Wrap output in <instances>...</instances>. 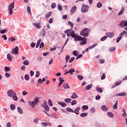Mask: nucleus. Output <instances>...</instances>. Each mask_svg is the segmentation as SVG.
Here are the masks:
<instances>
[{
  "label": "nucleus",
  "mask_w": 127,
  "mask_h": 127,
  "mask_svg": "<svg viewBox=\"0 0 127 127\" xmlns=\"http://www.w3.org/2000/svg\"><path fill=\"white\" fill-rule=\"evenodd\" d=\"M5 76L6 78H9V77H10V73L9 72H6L5 73Z\"/></svg>",
  "instance_id": "53"
},
{
  "label": "nucleus",
  "mask_w": 127,
  "mask_h": 127,
  "mask_svg": "<svg viewBox=\"0 0 127 127\" xmlns=\"http://www.w3.org/2000/svg\"><path fill=\"white\" fill-rule=\"evenodd\" d=\"M58 9H59L60 11L62 10L63 8H62V5H58Z\"/></svg>",
  "instance_id": "63"
},
{
  "label": "nucleus",
  "mask_w": 127,
  "mask_h": 127,
  "mask_svg": "<svg viewBox=\"0 0 127 127\" xmlns=\"http://www.w3.org/2000/svg\"><path fill=\"white\" fill-rule=\"evenodd\" d=\"M120 27L124 28L125 27V21H122L119 23Z\"/></svg>",
  "instance_id": "21"
},
{
  "label": "nucleus",
  "mask_w": 127,
  "mask_h": 127,
  "mask_svg": "<svg viewBox=\"0 0 127 127\" xmlns=\"http://www.w3.org/2000/svg\"><path fill=\"white\" fill-rule=\"evenodd\" d=\"M113 108L114 110H117L118 109V100L116 101L115 105L113 106Z\"/></svg>",
  "instance_id": "31"
},
{
  "label": "nucleus",
  "mask_w": 127,
  "mask_h": 127,
  "mask_svg": "<svg viewBox=\"0 0 127 127\" xmlns=\"http://www.w3.org/2000/svg\"><path fill=\"white\" fill-rule=\"evenodd\" d=\"M59 81H60V82H62L64 83V79L63 78V77L62 76L60 77Z\"/></svg>",
  "instance_id": "61"
},
{
  "label": "nucleus",
  "mask_w": 127,
  "mask_h": 127,
  "mask_svg": "<svg viewBox=\"0 0 127 127\" xmlns=\"http://www.w3.org/2000/svg\"><path fill=\"white\" fill-rule=\"evenodd\" d=\"M7 59L9 61V62H12V57L9 54H7Z\"/></svg>",
  "instance_id": "13"
},
{
  "label": "nucleus",
  "mask_w": 127,
  "mask_h": 127,
  "mask_svg": "<svg viewBox=\"0 0 127 127\" xmlns=\"http://www.w3.org/2000/svg\"><path fill=\"white\" fill-rule=\"evenodd\" d=\"M101 110H102L103 112H108V108L104 105L101 106Z\"/></svg>",
  "instance_id": "11"
},
{
  "label": "nucleus",
  "mask_w": 127,
  "mask_h": 127,
  "mask_svg": "<svg viewBox=\"0 0 127 127\" xmlns=\"http://www.w3.org/2000/svg\"><path fill=\"white\" fill-rule=\"evenodd\" d=\"M41 106L43 108L46 107L47 106V102L44 101V104H42Z\"/></svg>",
  "instance_id": "44"
},
{
  "label": "nucleus",
  "mask_w": 127,
  "mask_h": 127,
  "mask_svg": "<svg viewBox=\"0 0 127 127\" xmlns=\"http://www.w3.org/2000/svg\"><path fill=\"white\" fill-rule=\"evenodd\" d=\"M73 54L74 56H78V52L77 51H73Z\"/></svg>",
  "instance_id": "58"
},
{
  "label": "nucleus",
  "mask_w": 127,
  "mask_h": 127,
  "mask_svg": "<svg viewBox=\"0 0 127 127\" xmlns=\"http://www.w3.org/2000/svg\"><path fill=\"white\" fill-rule=\"evenodd\" d=\"M8 41H10V42H13V41H15L16 39L14 38V37H11L8 39Z\"/></svg>",
  "instance_id": "29"
},
{
  "label": "nucleus",
  "mask_w": 127,
  "mask_h": 127,
  "mask_svg": "<svg viewBox=\"0 0 127 127\" xmlns=\"http://www.w3.org/2000/svg\"><path fill=\"white\" fill-rule=\"evenodd\" d=\"M122 82H123V80L122 81H118L116 83H115V85L116 86H119V85H121V84H122Z\"/></svg>",
  "instance_id": "57"
},
{
  "label": "nucleus",
  "mask_w": 127,
  "mask_h": 127,
  "mask_svg": "<svg viewBox=\"0 0 127 127\" xmlns=\"http://www.w3.org/2000/svg\"><path fill=\"white\" fill-rule=\"evenodd\" d=\"M56 7V3H53L51 5V8H55Z\"/></svg>",
  "instance_id": "59"
},
{
  "label": "nucleus",
  "mask_w": 127,
  "mask_h": 127,
  "mask_svg": "<svg viewBox=\"0 0 127 127\" xmlns=\"http://www.w3.org/2000/svg\"><path fill=\"white\" fill-rule=\"evenodd\" d=\"M48 104H49V106H50V107L53 106V104H52V101L50 99L48 100Z\"/></svg>",
  "instance_id": "41"
},
{
  "label": "nucleus",
  "mask_w": 127,
  "mask_h": 127,
  "mask_svg": "<svg viewBox=\"0 0 127 127\" xmlns=\"http://www.w3.org/2000/svg\"><path fill=\"white\" fill-rule=\"evenodd\" d=\"M17 111L18 113H19V114H23V111H22V109L20 107H18L17 108Z\"/></svg>",
  "instance_id": "26"
},
{
  "label": "nucleus",
  "mask_w": 127,
  "mask_h": 127,
  "mask_svg": "<svg viewBox=\"0 0 127 127\" xmlns=\"http://www.w3.org/2000/svg\"><path fill=\"white\" fill-rule=\"evenodd\" d=\"M28 103L30 106L32 107V108L35 107V105L36 104H35V102L34 101H28Z\"/></svg>",
  "instance_id": "14"
},
{
  "label": "nucleus",
  "mask_w": 127,
  "mask_h": 127,
  "mask_svg": "<svg viewBox=\"0 0 127 127\" xmlns=\"http://www.w3.org/2000/svg\"><path fill=\"white\" fill-rule=\"evenodd\" d=\"M77 77L78 79H79V80H82V79H84V77L82 75H81L80 74H78Z\"/></svg>",
  "instance_id": "42"
},
{
  "label": "nucleus",
  "mask_w": 127,
  "mask_h": 127,
  "mask_svg": "<svg viewBox=\"0 0 127 127\" xmlns=\"http://www.w3.org/2000/svg\"><path fill=\"white\" fill-rule=\"evenodd\" d=\"M34 102H35V104L36 105H37V104L39 103V100H38V97H35V99H34Z\"/></svg>",
  "instance_id": "24"
},
{
  "label": "nucleus",
  "mask_w": 127,
  "mask_h": 127,
  "mask_svg": "<svg viewBox=\"0 0 127 127\" xmlns=\"http://www.w3.org/2000/svg\"><path fill=\"white\" fill-rule=\"evenodd\" d=\"M66 110L67 112H69V113H74V110L70 108H67Z\"/></svg>",
  "instance_id": "35"
},
{
  "label": "nucleus",
  "mask_w": 127,
  "mask_h": 127,
  "mask_svg": "<svg viewBox=\"0 0 127 127\" xmlns=\"http://www.w3.org/2000/svg\"><path fill=\"white\" fill-rule=\"evenodd\" d=\"M58 104L59 105H60V106H61L62 107H63V108H64L65 107H66L67 106V104L64 102L62 103L60 101L58 102Z\"/></svg>",
  "instance_id": "16"
},
{
  "label": "nucleus",
  "mask_w": 127,
  "mask_h": 127,
  "mask_svg": "<svg viewBox=\"0 0 127 127\" xmlns=\"http://www.w3.org/2000/svg\"><path fill=\"white\" fill-rule=\"evenodd\" d=\"M70 98H71V99H77V98H78V96L76 92H73Z\"/></svg>",
  "instance_id": "12"
},
{
  "label": "nucleus",
  "mask_w": 127,
  "mask_h": 127,
  "mask_svg": "<svg viewBox=\"0 0 127 127\" xmlns=\"http://www.w3.org/2000/svg\"><path fill=\"white\" fill-rule=\"evenodd\" d=\"M102 5H103L102 3H101V2H99L97 4V7H98V8H100V7H102Z\"/></svg>",
  "instance_id": "38"
},
{
  "label": "nucleus",
  "mask_w": 127,
  "mask_h": 127,
  "mask_svg": "<svg viewBox=\"0 0 127 127\" xmlns=\"http://www.w3.org/2000/svg\"><path fill=\"white\" fill-rule=\"evenodd\" d=\"M106 35H107L106 36H107V37H109L110 38H113V37H114V36H115V34L114 33V32H108L106 33Z\"/></svg>",
  "instance_id": "8"
},
{
  "label": "nucleus",
  "mask_w": 127,
  "mask_h": 127,
  "mask_svg": "<svg viewBox=\"0 0 127 127\" xmlns=\"http://www.w3.org/2000/svg\"><path fill=\"white\" fill-rule=\"evenodd\" d=\"M33 25H34V26H35V27H36V28H37L38 29H41V23H33Z\"/></svg>",
  "instance_id": "7"
},
{
  "label": "nucleus",
  "mask_w": 127,
  "mask_h": 127,
  "mask_svg": "<svg viewBox=\"0 0 127 127\" xmlns=\"http://www.w3.org/2000/svg\"><path fill=\"white\" fill-rule=\"evenodd\" d=\"M41 125L44 127H47V126H48V123L46 122H41Z\"/></svg>",
  "instance_id": "54"
},
{
  "label": "nucleus",
  "mask_w": 127,
  "mask_h": 127,
  "mask_svg": "<svg viewBox=\"0 0 127 127\" xmlns=\"http://www.w3.org/2000/svg\"><path fill=\"white\" fill-rule=\"evenodd\" d=\"M27 10L28 13H29L30 14H31V10L30 9V7L29 6H27Z\"/></svg>",
  "instance_id": "45"
},
{
  "label": "nucleus",
  "mask_w": 127,
  "mask_h": 127,
  "mask_svg": "<svg viewBox=\"0 0 127 127\" xmlns=\"http://www.w3.org/2000/svg\"><path fill=\"white\" fill-rule=\"evenodd\" d=\"M107 37H108V36H105L103 37L102 38H101L100 39L101 41H105V40H106V39H107Z\"/></svg>",
  "instance_id": "47"
},
{
  "label": "nucleus",
  "mask_w": 127,
  "mask_h": 127,
  "mask_svg": "<svg viewBox=\"0 0 127 127\" xmlns=\"http://www.w3.org/2000/svg\"><path fill=\"white\" fill-rule=\"evenodd\" d=\"M7 94L8 97H10V98H11L12 96H14V95H15L16 93L14 92V91H13V90L10 89L7 91Z\"/></svg>",
  "instance_id": "5"
},
{
  "label": "nucleus",
  "mask_w": 127,
  "mask_h": 127,
  "mask_svg": "<svg viewBox=\"0 0 127 127\" xmlns=\"http://www.w3.org/2000/svg\"><path fill=\"white\" fill-rule=\"evenodd\" d=\"M99 62L100 64H104L105 63V59H100Z\"/></svg>",
  "instance_id": "60"
},
{
  "label": "nucleus",
  "mask_w": 127,
  "mask_h": 127,
  "mask_svg": "<svg viewBox=\"0 0 127 127\" xmlns=\"http://www.w3.org/2000/svg\"><path fill=\"white\" fill-rule=\"evenodd\" d=\"M9 71H10V69H9V67L5 66L4 67V71L5 72H9Z\"/></svg>",
  "instance_id": "43"
},
{
  "label": "nucleus",
  "mask_w": 127,
  "mask_h": 127,
  "mask_svg": "<svg viewBox=\"0 0 127 127\" xmlns=\"http://www.w3.org/2000/svg\"><path fill=\"white\" fill-rule=\"evenodd\" d=\"M63 86L64 89H70V86H69L68 83H64Z\"/></svg>",
  "instance_id": "19"
},
{
  "label": "nucleus",
  "mask_w": 127,
  "mask_h": 127,
  "mask_svg": "<svg viewBox=\"0 0 127 127\" xmlns=\"http://www.w3.org/2000/svg\"><path fill=\"white\" fill-rule=\"evenodd\" d=\"M92 87H93V85L92 84H89L88 85H87L85 87V89L87 90V91H89V90L92 89Z\"/></svg>",
  "instance_id": "20"
},
{
  "label": "nucleus",
  "mask_w": 127,
  "mask_h": 127,
  "mask_svg": "<svg viewBox=\"0 0 127 127\" xmlns=\"http://www.w3.org/2000/svg\"><path fill=\"white\" fill-rule=\"evenodd\" d=\"M68 73L70 74L71 75H73V73L75 72V69L74 68H71L68 70Z\"/></svg>",
  "instance_id": "22"
},
{
  "label": "nucleus",
  "mask_w": 127,
  "mask_h": 127,
  "mask_svg": "<svg viewBox=\"0 0 127 127\" xmlns=\"http://www.w3.org/2000/svg\"><path fill=\"white\" fill-rule=\"evenodd\" d=\"M36 73V74L35 75V77H36V78H38V77L40 76V72H39V71H37Z\"/></svg>",
  "instance_id": "49"
},
{
  "label": "nucleus",
  "mask_w": 127,
  "mask_h": 127,
  "mask_svg": "<svg viewBox=\"0 0 127 127\" xmlns=\"http://www.w3.org/2000/svg\"><path fill=\"white\" fill-rule=\"evenodd\" d=\"M88 10H89V6L83 4L81 7V12L85 13L88 12Z\"/></svg>",
  "instance_id": "4"
},
{
  "label": "nucleus",
  "mask_w": 127,
  "mask_h": 127,
  "mask_svg": "<svg viewBox=\"0 0 127 127\" xmlns=\"http://www.w3.org/2000/svg\"><path fill=\"white\" fill-rule=\"evenodd\" d=\"M71 106H74L75 105H77V101L76 100H73L71 102Z\"/></svg>",
  "instance_id": "46"
},
{
  "label": "nucleus",
  "mask_w": 127,
  "mask_h": 127,
  "mask_svg": "<svg viewBox=\"0 0 127 127\" xmlns=\"http://www.w3.org/2000/svg\"><path fill=\"white\" fill-rule=\"evenodd\" d=\"M6 29H4V30H2V29H1L0 30V34H4V33H5V32H6Z\"/></svg>",
  "instance_id": "39"
},
{
  "label": "nucleus",
  "mask_w": 127,
  "mask_h": 127,
  "mask_svg": "<svg viewBox=\"0 0 127 127\" xmlns=\"http://www.w3.org/2000/svg\"><path fill=\"white\" fill-rule=\"evenodd\" d=\"M72 29H67L64 31V33H65L66 34H68V33H70Z\"/></svg>",
  "instance_id": "40"
},
{
  "label": "nucleus",
  "mask_w": 127,
  "mask_h": 127,
  "mask_svg": "<svg viewBox=\"0 0 127 127\" xmlns=\"http://www.w3.org/2000/svg\"><path fill=\"white\" fill-rule=\"evenodd\" d=\"M18 50H19L18 47H15L14 49H13L12 50V54H14V55L18 54Z\"/></svg>",
  "instance_id": "6"
},
{
  "label": "nucleus",
  "mask_w": 127,
  "mask_h": 127,
  "mask_svg": "<svg viewBox=\"0 0 127 127\" xmlns=\"http://www.w3.org/2000/svg\"><path fill=\"white\" fill-rule=\"evenodd\" d=\"M14 8V2H12L8 6V10L9 11V14L10 15H11L12 13H13V11H12V9Z\"/></svg>",
  "instance_id": "3"
},
{
  "label": "nucleus",
  "mask_w": 127,
  "mask_h": 127,
  "mask_svg": "<svg viewBox=\"0 0 127 127\" xmlns=\"http://www.w3.org/2000/svg\"><path fill=\"white\" fill-rule=\"evenodd\" d=\"M7 127H11V124H10V122H8L7 123Z\"/></svg>",
  "instance_id": "64"
},
{
  "label": "nucleus",
  "mask_w": 127,
  "mask_h": 127,
  "mask_svg": "<svg viewBox=\"0 0 127 127\" xmlns=\"http://www.w3.org/2000/svg\"><path fill=\"white\" fill-rule=\"evenodd\" d=\"M68 24H69V25H70L71 28H73L74 27V24L72 22L68 21Z\"/></svg>",
  "instance_id": "34"
},
{
  "label": "nucleus",
  "mask_w": 127,
  "mask_h": 127,
  "mask_svg": "<svg viewBox=\"0 0 127 127\" xmlns=\"http://www.w3.org/2000/svg\"><path fill=\"white\" fill-rule=\"evenodd\" d=\"M96 90L98 92H100V93H103V90L102 89V88L100 87L96 88Z\"/></svg>",
  "instance_id": "52"
},
{
  "label": "nucleus",
  "mask_w": 127,
  "mask_h": 127,
  "mask_svg": "<svg viewBox=\"0 0 127 127\" xmlns=\"http://www.w3.org/2000/svg\"><path fill=\"white\" fill-rule=\"evenodd\" d=\"M23 65H25L26 66H28V65H29V61H28V60H25L23 62Z\"/></svg>",
  "instance_id": "23"
},
{
  "label": "nucleus",
  "mask_w": 127,
  "mask_h": 127,
  "mask_svg": "<svg viewBox=\"0 0 127 127\" xmlns=\"http://www.w3.org/2000/svg\"><path fill=\"white\" fill-rule=\"evenodd\" d=\"M97 45H98L97 44H93V45H92L91 46L89 47V49H93V48L96 47V46Z\"/></svg>",
  "instance_id": "51"
},
{
  "label": "nucleus",
  "mask_w": 127,
  "mask_h": 127,
  "mask_svg": "<svg viewBox=\"0 0 127 127\" xmlns=\"http://www.w3.org/2000/svg\"><path fill=\"white\" fill-rule=\"evenodd\" d=\"M76 9H77V7L76 6H72L70 10V13L73 14V13L76 11Z\"/></svg>",
  "instance_id": "10"
},
{
  "label": "nucleus",
  "mask_w": 127,
  "mask_h": 127,
  "mask_svg": "<svg viewBox=\"0 0 127 127\" xmlns=\"http://www.w3.org/2000/svg\"><path fill=\"white\" fill-rule=\"evenodd\" d=\"M80 110H81V108L77 107L74 110V113H75L76 115H79V112H80Z\"/></svg>",
  "instance_id": "17"
},
{
  "label": "nucleus",
  "mask_w": 127,
  "mask_h": 127,
  "mask_svg": "<svg viewBox=\"0 0 127 127\" xmlns=\"http://www.w3.org/2000/svg\"><path fill=\"white\" fill-rule=\"evenodd\" d=\"M44 108L45 111L46 112H49V106L48 105H47Z\"/></svg>",
  "instance_id": "50"
},
{
  "label": "nucleus",
  "mask_w": 127,
  "mask_h": 127,
  "mask_svg": "<svg viewBox=\"0 0 127 127\" xmlns=\"http://www.w3.org/2000/svg\"><path fill=\"white\" fill-rule=\"evenodd\" d=\"M116 96H119V97H125V96H127V93L122 92V93H118V94H116Z\"/></svg>",
  "instance_id": "9"
},
{
  "label": "nucleus",
  "mask_w": 127,
  "mask_h": 127,
  "mask_svg": "<svg viewBox=\"0 0 127 127\" xmlns=\"http://www.w3.org/2000/svg\"><path fill=\"white\" fill-rule=\"evenodd\" d=\"M45 34H46V32L44 29H43L42 31L40 32V35L41 36H45Z\"/></svg>",
  "instance_id": "15"
},
{
  "label": "nucleus",
  "mask_w": 127,
  "mask_h": 127,
  "mask_svg": "<svg viewBox=\"0 0 127 127\" xmlns=\"http://www.w3.org/2000/svg\"><path fill=\"white\" fill-rule=\"evenodd\" d=\"M11 98H12L13 101H17L18 100V97L16 96V93Z\"/></svg>",
  "instance_id": "25"
},
{
  "label": "nucleus",
  "mask_w": 127,
  "mask_h": 127,
  "mask_svg": "<svg viewBox=\"0 0 127 127\" xmlns=\"http://www.w3.org/2000/svg\"><path fill=\"white\" fill-rule=\"evenodd\" d=\"M90 112H91V113H95V112H96V110L95 109V108H94L93 107H92V108L90 109Z\"/></svg>",
  "instance_id": "62"
},
{
  "label": "nucleus",
  "mask_w": 127,
  "mask_h": 127,
  "mask_svg": "<svg viewBox=\"0 0 127 127\" xmlns=\"http://www.w3.org/2000/svg\"><path fill=\"white\" fill-rule=\"evenodd\" d=\"M80 35L81 36H84L85 37H87V36L89 35V29L86 28H84L80 32Z\"/></svg>",
  "instance_id": "2"
},
{
  "label": "nucleus",
  "mask_w": 127,
  "mask_h": 127,
  "mask_svg": "<svg viewBox=\"0 0 127 127\" xmlns=\"http://www.w3.org/2000/svg\"><path fill=\"white\" fill-rule=\"evenodd\" d=\"M74 41L79 42L82 41L79 43L80 45H85L87 44V38H83L80 36H76L74 39Z\"/></svg>",
  "instance_id": "1"
},
{
  "label": "nucleus",
  "mask_w": 127,
  "mask_h": 127,
  "mask_svg": "<svg viewBox=\"0 0 127 127\" xmlns=\"http://www.w3.org/2000/svg\"><path fill=\"white\" fill-rule=\"evenodd\" d=\"M107 115L110 118H114V114L112 112H108Z\"/></svg>",
  "instance_id": "32"
},
{
  "label": "nucleus",
  "mask_w": 127,
  "mask_h": 127,
  "mask_svg": "<svg viewBox=\"0 0 127 127\" xmlns=\"http://www.w3.org/2000/svg\"><path fill=\"white\" fill-rule=\"evenodd\" d=\"M125 12V7H122L121 8V10L118 13V15H122Z\"/></svg>",
  "instance_id": "18"
},
{
  "label": "nucleus",
  "mask_w": 127,
  "mask_h": 127,
  "mask_svg": "<svg viewBox=\"0 0 127 127\" xmlns=\"http://www.w3.org/2000/svg\"><path fill=\"white\" fill-rule=\"evenodd\" d=\"M2 38L4 39V40H7V36H6V35L4 34L2 35Z\"/></svg>",
  "instance_id": "48"
},
{
  "label": "nucleus",
  "mask_w": 127,
  "mask_h": 127,
  "mask_svg": "<svg viewBox=\"0 0 127 127\" xmlns=\"http://www.w3.org/2000/svg\"><path fill=\"white\" fill-rule=\"evenodd\" d=\"M10 109L12 111H14V110H15V105H14V104H11Z\"/></svg>",
  "instance_id": "36"
},
{
  "label": "nucleus",
  "mask_w": 127,
  "mask_h": 127,
  "mask_svg": "<svg viewBox=\"0 0 127 127\" xmlns=\"http://www.w3.org/2000/svg\"><path fill=\"white\" fill-rule=\"evenodd\" d=\"M87 116H88V113H83L80 114V117H81V118L87 117Z\"/></svg>",
  "instance_id": "30"
},
{
  "label": "nucleus",
  "mask_w": 127,
  "mask_h": 127,
  "mask_svg": "<svg viewBox=\"0 0 127 127\" xmlns=\"http://www.w3.org/2000/svg\"><path fill=\"white\" fill-rule=\"evenodd\" d=\"M122 37H123V36L120 35V36H119L117 38V43H119V42H120V40H121L122 39Z\"/></svg>",
  "instance_id": "37"
},
{
  "label": "nucleus",
  "mask_w": 127,
  "mask_h": 127,
  "mask_svg": "<svg viewBox=\"0 0 127 127\" xmlns=\"http://www.w3.org/2000/svg\"><path fill=\"white\" fill-rule=\"evenodd\" d=\"M52 14V12H49L47 14H46L45 17L46 18H48L50 15Z\"/></svg>",
  "instance_id": "27"
},
{
  "label": "nucleus",
  "mask_w": 127,
  "mask_h": 127,
  "mask_svg": "<svg viewBox=\"0 0 127 127\" xmlns=\"http://www.w3.org/2000/svg\"><path fill=\"white\" fill-rule=\"evenodd\" d=\"M25 79H26V81H29V75H28V74H26L25 75Z\"/></svg>",
  "instance_id": "56"
},
{
  "label": "nucleus",
  "mask_w": 127,
  "mask_h": 127,
  "mask_svg": "<svg viewBox=\"0 0 127 127\" xmlns=\"http://www.w3.org/2000/svg\"><path fill=\"white\" fill-rule=\"evenodd\" d=\"M82 110L83 111H86L87 110H88V109H89V106H87V105H83L82 107Z\"/></svg>",
  "instance_id": "28"
},
{
  "label": "nucleus",
  "mask_w": 127,
  "mask_h": 127,
  "mask_svg": "<svg viewBox=\"0 0 127 127\" xmlns=\"http://www.w3.org/2000/svg\"><path fill=\"white\" fill-rule=\"evenodd\" d=\"M71 101H72V99L70 98H66L64 99L65 103H70Z\"/></svg>",
  "instance_id": "33"
},
{
  "label": "nucleus",
  "mask_w": 127,
  "mask_h": 127,
  "mask_svg": "<svg viewBox=\"0 0 127 127\" xmlns=\"http://www.w3.org/2000/svg\"><path fill=\"white\" fill-rule=\"evenodd\" d=\"M69 59H70V56L67 55L65 57V60H66L65 64L67 63V62H68V61L69 60Z\"/></svg>",
  "instance_id": "55"
}]
</instances>
